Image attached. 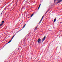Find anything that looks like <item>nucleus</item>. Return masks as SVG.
<instances>
[{
  "mask_svg": "<svg viewBox=\"0 0 62 62\" xmlns=\"http://www.w3.org/2000/svg\"><path fill=\"white\" fill-rule=\"evenodd\" d=\"M45 39H46V36H45V37L43 38L42 39V41H44V40Z\"/></svg>",
  "mask_w": 62,
  "mask_h": 62,
  "instance_id": "f257e3e1",
  "label": "nucleus"
},
{
  "mask_svg": "<svg viewBox=\"0 0 62 62\" xmlns=\"http://www.w3.org/2000/svg\"><path fill=\"white\" fill-rule=\"evenodd\" d=\"M41 39H38V42L39 44H40V43L39 42V41H41Z\"/></svg>",
  "mask_w": 62,
  "mask_h": 62,
  "instance_id": "f03ea898",
  "label": "nucleus"
},
{
  "mask_svg": "<svg viewBox=\"0 0 62 62\" xmlns=\"http://www.w3.org/2000/svg\"><path fill=\"white\" fill-rule=\"evenodd\" d=\"M57 1H59L57 3V4H58L59 3H60L62 1V0H57Z\"/></svg>",
  "mask_w": 62,
  "mask_h": 62,
  "instance_id": "7ed1b4c3",
  "label": "nucleus"
},
{
  "mask_svg": "<svg viewBox=\"0 0 62 62\" xmlns=\"http://www.w3.org/2000/svg\"><path fill=\"white\" fill-rule=\"evenodd\" d=\"M42 19H41V20H40V21H39V23H41V21H42Z\"/></svg>",
  "mask_w": 62,
  "mask_h": 62,
  "instance_id": "20e7f679",
  "label": "nucleus"
},
{
  "mask_svg": "<svg viewBox=\"0 0 62 62\" xmlns=\"http://www.w3.org/2000/svg\"><path fill=\"white\" fill-rule=\"evenodd\" d=\"M56 20V18H55L54 20V22H55Z\"/></svg>",
  "mask_w": 62,
  "mask_h": 62,
  "instance_id": "39448f33",
  "label": "nucleus"
},
{
  "mask_svg": "<svg viewBox=\"0 0 62 62\" xmlns=\"http://www.w3.org/2000/svg\"><path fill=\"white\" fill-rule=\"evenodd\" d=\"M34 14H32L31 15V17H32V16H33V15Z\"/></svg>",
  "mask_w": 62,
  "mask_h": 62,
  "instance_id": "423d86ee",
  "label": "nucleus"
},
{
  "mask_svg": "<svg viewBox=\"0 0 62 62\" xmlns=\"http://www.w3.org/2000/svg\"><path fill=\"white\" fill-rule=\"evenodd\" d=\"M44 16H44H44L42 17V18H41V19L42 20V19H43V17H44Z\"/></svg>",
  "mask_w": 62,
  "mask_h": 62,
  "instance_id": "0eeeda50",
  "label": "nucleus"
},
{
  "mask_svg": "<svg viewBox=\"0 0 62 62\" xmlns=\"http://www.w3.org/2000/svg\"><path fill=\"white\" fill-rule=\"evenodd\" d=\"M44 16H44H44L42 17V18H41V19L42 20V19H43V17H44Z\"/></svg>",
  "mask_w": 62,
  "mask_h": 62,
  "instance_id": "6e6552de",
  "label": "nucleus"
},
{
  "mask_svg": "<svg viewBox=\"0 0 62 62\" xmlns=\"http://www.w3.org/2000/svg\"><path fill=\"white\" fill-rule=\"evenodd\" d=\"M11 41V40L10 41H9L8 42V43H10V42Z\"/></svg>",
  "mask_w": 62,
  "mask_h": 62,
  "instance_id": "1a4fd4ad",
  "label": "nucleus"
},
{
  "mask_svg": "<svg viewBox=\"0 0 62 62\" xmlns=\"http://www.w3.org/2000/svg\"><path fill=\"white\" fill-rule=\"evenodd\" d=\"M26 25V24H25L23 26V28H24V27L25 26V25Z\"/></svg>",
  "mask_w": 62,
  "mask_h": 62,
  "instance_id": "9d476101",
  "label": "nucleus"
},
{
  "mask_svg": "<svg viewBox=\"0 0 62 62\" xmlns=\"http://www.w3.org/2000/svg\"><path fill=\"white\" fill-rule=\"evenodd\" d=\"M14 36L13 37H12V39H13V38H14Z\"/></svg>",
  "mask_w": 62,
  "mask_h": 62,
  "instance_id": "9b49d317",
  "label": "nucleus"
},
{
  "mask_svg": "<svg viewBox=\"0 0 62 62\" xmlns=\"http://www.w3.org/2000/svg\"><path fill=\"white\" fill-rule=\"evenodd\" d=\"M56 1V0H54V3H55V1Z\"/></svg>",
  "mask_w": 62,
  "mask_h": 62,
  "instance_id": "f8f14e48",
  "label": "nucleus"
},
{
  "mask_svg": "<svg viewBox=\"0 0 62 62\" xmlns=\"http://www.w3.org/2000/svg\"><path fill=\"white\" fill-rule=\"evenodd\" d=\"M5 22V21H3L2 22V23H4V22Z\"/></svg>",
  "mask_w": 62,
  "mask_h": 62,
  "instance_id": "ddd939ff",
  "label": "nucleus"
},
{
  "mask_svg": "<svg viewBox=\"0 0 62 62\" xmlns=\"http://www.w3.org/2000/svg\"><path fill=\"white\" fill-rule=\"evenodd\" d=\"M10 5H9L8 6V7H7V8H8V7H9V6H10Z\"/></svg>",
  "mask_w": 62,
  "mask_h": 62,
  "instance_id": "4468645a",
  "label": "nucleus"
},
{
  "mask_svg": "<svg viewBox=\"0 0 62 62\" xmlns=\"http://www.w3.org/2000/svg\"><path fill=\"white\" fill-rule=\"evenodd\" d=\"M47 13V12H46L45 13V14H46V13Z\"/></svg>",
  "mask_w": 62,
  "mask_h": 62,
  "instance_id": "2eb2a0df",
  "label": "nucleus"
},
{
  "mask_svg": "<svg viewBox=\"0 0 62 62\" xmlns=\"http://www.w3.org/2000/svg\"><path fill=\"white\" fill-rule=\"evenodd\" d=\"M1 25H3V24H1Z\"/></svg>",
  "mask_w": 62,
  "mask_h": 62,
  "instance_id": "dca6fc26",
  "label": "nucleus"
},
{
  "mask_svg": "<svg viewBox=\"0 0 62 62\" xmlns=\"http://www.w3.org/2000/svg\"><path fill=\"white\" fill-rule=\"evenodd\" d=\"M39 7H38V9H39Z\"/></svg>",
  "mask_w": 62,
  "mask_h": 62,
  "instance_id": "f3484780",
  "label": "nucleus"
},
{
  "mask_svg": "<svg viewBox=\"0 0 62 62\" xmlns=\"http://www.w3.org/2000/svg\"><path fill=\"white\" fill-rule=\"evenodd\" d=\"M40 5H39V7L40 8Z\"/></svg>",
  "mask_w": 62,
  "mask_h": 62,
  "instance_id": "a211bd4d",
  "label": "nucleus"
},
{
  "mask_svg": "<svg viewBox=\"0 0 62 62\" xmlns=\"http://www.w3.org/2000/svg\"><path fill=\"white\" fill-rule=\"evenodd\" d=\"M2 13H3V12H2L1 13V14H2Z\"/></svg>",
  "mask_w": 62,
  "mask_h": 62,
  "instance_id": "6ab92c4d",
  "label": "nucleus"
},
{
  "mask_svg": "<svg viewBox=\"0 0 62 62\" xmlns=\"http://www.w3.org/2000/svg\"><path fill=\"white\" fill-rule=\"evenodd\" d=\"M37 27H36V29H37Z\"/></svg>",
  "mask_w": 62,
  "mask_h": 62,
  "instance_id": "aec40b11",
  "label": "nucleus"
},
{
  "mask_svg": "<svg viewBox=\"0 0 62 62\" xmlns=\"http://www.w3.org/2000/svg\"><path fill=\"white\" fill-rule=\"evenodd\" d=\"M8 43H6V45H7V44H8Z\"/></svg>",
  "mask_w": 62,
  "mask_h": 62,
  "instance_id": "412c9836",
  "label": "nucleus"
},
{
  "mask_svg": "<svg viewBox=\"0 0 62 62\" xmlns=\"http://www.w3.org/2000/svg\"><path fill=\"white\" fill-rule=\"evenodd\" d=\"M48 11H46V12H48Z\"/></svg>",
  "mask_w": 62,
  "mask_h": 62,
  "instance_id": "4be33fe9",
  "label": "nucleus"
},
{
  "mask_svg": "<svg viewBox=\"0 0 62 62\" xmlns=\"http://www.w3.org/2000/svg\"><path fill=\"white\" fill-rule=\"evenodd\" d=\"M62 22H61L60 23H62Z\"/></svg>",
  "mask_w": 62,
  "mask_h": 62,
  "instance_id": "5701e85b",
  "label": "nucleus"
},
{
  "mask_svg": "<svg viewBox=\"0 0 62 62\" xmlns=\"http://www.w3.org/2000/svg\"><path fill=\"white\" fill-rule=\"evenodd\" d=\"M0 26H1V24H0Z\"/></svg>",
  "mask_w": 62,
  "mask_h": 62,
  "instance_id": "b1692460",
  "label": "nucleus"
},
{
  "mask_svg": "<svg viewBox=\"0 0 62 62\" xmlns=\"http://www.w3.org/2000/svg\"><path fill=\"white\" fill-rule=\"evenodd\" d=\"M18 31H17L16 33H18Z\"/></svg>",
  "mask_w": 62,
  "mask_h": 62,
  "instance_id": "393cba45",
  "label": "nucleus"
},
{
  "mask_svg": "<svg viewBox=\"0 0 62 62\" xmlns=\"http://www.w3.org/2000/svg\"><path fill=\"white\" fill-rule=\"evenodd\" d=\"M17 33H16L15 34V35H16V34Z\"/></svg>",
  "mask_w": 62,
  "mask_h": 62,
  "instance_id": "a878e982",
  "label": "nucleus"
},
{
  "mask_svg": "<svg viewBox=\"0 0 62 62\" xmlns=\"http://www.w3.org/2000/svg\"><path fill=\"white\" fill-rule=\"evenodd\" d=\"M40 5H41V4H40V5H39V6H40Z\"/></svg>",
  "mask_w": 62,
  "mask_h": 62,
  "instance_id": "bb28decb",
  "label": "nucleus"
},
{
  "mask_svg": "<svg viewBox=\"0 0 62 62\" xmlns=\"http://www.w3.org/2000/svg\"><path fill=\"white\" fill-rule=\"evenodd\" d=\"M6 9H5V10Z\"/></svg>",
  "mask_w": 62,
  "mask_h": 62,
  "instance_id": "cd10ccee",
  "label": "nucleus"
}]
</instances>
